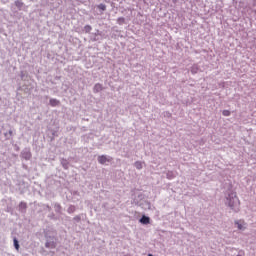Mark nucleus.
I'll return each instance as SVG.
<instances>
[{"label": "nucleus", "mask_w": 256, "mask_h": 256, "mask_svg": "<svg viewBox=\"0 0 256 256\" xmlns=\"http://www.w3.org/2000/svg\"><path fill=\"white\" fill-rule=\"evenodd\" d=\"M228 205L233 211H235V213H239V206L241 205V202L239 201L237 195L230 198Z\"/></svg>", "instance_id": "obj_1"}, {"label": "nucleus", "mask_w": 256, "mask_h": 256, "mask_svg": "<svg viewBox=\"0 0 256 256\" xmlns=\"http://www.w3.org/2000/svg\"><path fill=\"white\" fill-rule=\"evenodd\" d=\"M109 161H112V158H107L105 155L98 157V163H100V165H105V163H109Z\"/></svg>", "instance_id": "obj_2"}, {"label": "nucleus", "mask_w": 256, "mask_h": 256, "mask_svg": "<svg viewBox=\"0 0 256 256\" xmlns=\"http://www.w3.org/2000/svg\"><path fill=\"white\" fill-rule=\"evenodd\" d=\"M151 219L147 216H142V218L140 219V223H142L143 225H149Z\"/></svg>", "instance_id": "obj_3"}, {"label": "nucleus", "mask_w": 256, "mask_h": 256, "mask_svg": "<svg viewBox=\"0 0 256 256\" xmlns=\"http://www.w3.org/2000/svg\"><path fill=\"white\" fill-rule=\"evenodd\" d=\"M235 225H237V228L241 231L243 229H245L244 225H245V221L240 220V221H236Z\"/></svg>", "instance_id": "obj_4"}, {"label": "nucleus", "mask_w": 256, "mask_h": 256, "mask_svg": "<svg viewBox=\"0 0 256 256\" xmlns=\"http://www.w3.org/2000/svg\"><path fill=\"white\" fill-rule=\"evenodd\" d=\"M99 91H103V85L95 84V86H94V93H99Z\"/></svg>", "instance_id": "obj_5"}, {"label": "nucleus", "mask_w": 256, "mask_h": 256, "mask_svg": "<svg viewBox=\"0 0 256 256\" xmlns=\"http://www.w3.org/2000/svg\"><path fill=\"white\" fill-rule=\"evenodd\" d=\"M60 104L59 100L57 99H50L51 107H57Z\"/></svg>", "instance_id": "obj_6"}, {"label": "nucleus", "mask_w": 256, "mask_h": 256, "mask_svg": "<svg viewBox=\"0 0 256 256\" xmlns=\"http://www.w3.org/2000/svg\"><path fill=\"white\" fill-rule=\"evenodd\" d=\"M22 157L26 159V161H29V159H31V152H24Z\"/></svg>", "instance_id": "obj_7"}, {"label": "nucleus", "mask_w": 256, "mask_h": 256, "mask_svg": "<svg viewBox=\"0 0 256 256\" xmlns=\"http://www.w3.org/2000/svg\"><path fill=\"white\" fill-rule=\"evenodd\" d=\"M23 2L21 0H16L15 1V6L18 8V9H22L23 8Z\"/></svg>", "instance_id": "obj_8"}, {"label": "nucleus", "mask_w": 256, "mask_h": 256, "mask_svg": "<svg viewBox=\"0 0 256 256\" xmlns=\"http://www.w3.org/2000/svg\"><path fill=\"white\" fill-rule=\"evenodd\" d=\"M19 209H20V211H25V209H27V203L20 202Z\"/></svg>", "instance_id": "obj_9"}, {"label": "nucleus", "mask_w": 256, "mask_h": 256, "mask_svg": "<svg viewBox=\"0 0 256 256\" xmlns=\"http://www.w3.org/2000/svg\"><path fill=\"white\" fill-rule=\"evenodd\" d=\"M14 247L16 249V251H19V241L17 240V238H14Z\"/></svg>", "instance_id": "obj_10"}, {"label": "nucleus", "mask_w": 256, "mask_h": 256, "mask_svg": "<svg viewBox=\"0 0 256 256\" xmlns=\"http://www.w3.org/2000/svg\"><path fill=\"white\" fill-rule=\"evenodd\" d=\"M98 9H99L100 11H106L107 6H106L105 4H99V5H98Z\"/></svg>", "instance_id": "obj_11"}, {"label": "nucleus", "mask_w": 256, "mask_h": 256, "mask_svg": "<svg viewBox=\"0 0 256 256\" xmlns=\"http://www.w3.org/2000/svg\"><path fill=\"white\" fill-rule=\"evenodd\" d=\"M135 167H136V169H143V163H141V162H135Z\"/></svg>", "instance_id": "obj_12"}, {"label": "nucleus", "mask_w": 256, "mask_h": 256, "mask_svg": "<svg viewBox=\"0 0 256 256\" xmlns=\"http://www.w3.org/2000/svg\"><path fill=\"white\" fill-rule=\"evenodd\" d=\"M91 29H93L90 25H86L85 27H84V31H85V33H91Z\"/></svg>", "instance_id": "obj_13"}, {"label": "nucleus", "mask_w": 256, "mask_h": 256, "mask_svg": "<svg viewBox=\"0 0 256 256\" xmlns=\"http://www.w3.org/2000/svg\"><path fill=\"white\" fill-rule=\"evenodd\" d=\"M117 23H118V25H123V23H125V18H123V17L118 18Z\"/></svg>", "instance_id": "obj_14"}, {"label": "nucleus", "mask_w": 256, "mask_h": 256, "mask_svg": "<svg viewBox=\"0 0 256 256\" xmlns=\"http://www.w3.org/2000/svg\"><path fill=\"white\" fill-rule=\"evenodd\" d=\"M222 115H224V117H229L231 115V111L223 110Z\"/></svg>", "instance_id": "obj_15"}, {"label": "nucleus", "mask_w": 256, "mask_h": 256, "mask_svg": "<svg viewBox=\"0 0 256 256\" xmlns=\"http://www.w3.org/2000/svg\"><path fill=\"white\" fill-rule=\"evenodd\" d=\"M148 256H153L152 254H149Z\"/></svg>", "instance_id": "obj_16"}]
</instances>
